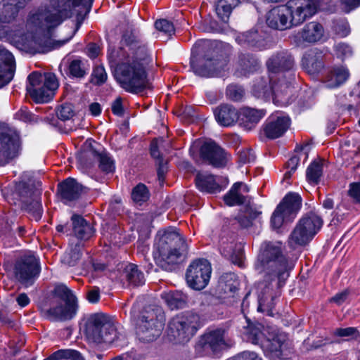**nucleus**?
I'll return each instance as SVG.
<instances>
[{"instance_id": "1", "label": "nucleus", "mask_w": 360, "mask_h": 360, "mask_svg": "<svg viewBox=\"0 0 360 360\" xmlns=\"http://www.w3.org/2000/svg\"><path fill=\"white\" fill-rule=\"evenodd\" d=\"M93 0H57L51 10L38 13L31 18L30 21L41 30H49L59 25L65 19L77 13L76 30L82 23L85 15L89 13Z\"/></svg>"}, {"instance_id": "2", "label": "nucleus", "mask_w": 360, "mask_h": 360, "mask_svg": "<svg viewBox=\"0 0 360 360\" xmlns=\"http://www.w3.org/2000/svg\"><path fill=\"white\" fill-rule=\"evenodd\" d=\"M314 0H290L285 5L274 7L269 11L266 23L269 27L284 30L302 23L317 11Z\"/></svg>"}, {"instance_id": "3", "label": "nucleus", "mask_w": 360, "mask_h": 360, "mask_svg": "<svg viewBox=\"0 0 360 360\" xmlns=\"http://www.w3.org/2000/svg\"><path fill=\"white\" fill-rule=\"evenodd\" d=\"M257 269L264 274V281L270 283L276 278L278 287H281L289 276V271L292 268L283 254L280 244L266 243L257 257Z\"/></svg>"}, {"instance_id": "4", "label": "nucleus", "mask_w": 360, "mask_h": 360, "mask_svg": "<svg viewBox=\"0 0 360 360\" xmlns=\"http://www.w3.org/2000/svg\"><path fill=\"white\" fill-rule=\"evenodd\" d=\"M158 255L156 264L167 271L175 269L188 253V245L184 238L173 228L163 231L157 243Z\"/></svg>"}, {"instance_id": "5", "label": "nucleus", "mask_w": 360, "mask_h": 360, "mask_svg": "<svg viewBox=\"0 0 360 360\" xmlns=\"http://www.w3.org/2000/svg\"><path fill=\"white\" fill-rule=\"evenodd\" d=\"M78 308L77 297L63 284L58 285L52 295L39 306L41 315L51 321H65L72 319Z\"/></svg>"}, {"instance_id": "6", "label": "nucleus", "mask_w": 360, "mask_h": 360, "mask_svg": "<svg viewBox=\"0 0 360 360\" xmlns=\"http://www.w3.org/2000/svg\"><path fill=\"white\" fill-rule=\"evenodd\" d=\"M116 65L115 77L122 88L127 91L139 94L152 86L147 78L146 67L131 63V60L114 63Z\"/></svg>"}, {"instance_id": "7", "label": "nucleus", "mask_w": 360, "mask_h": 360, "mask_svg": "<svg viewBox=\"0 0 360 360\" xmlns=\"http://www.w3.org/2000/svg\"><path fill=\"white\" fill-rule=\"evenodd\" d=\"M200 326L198 314L181 313L169 321L166 330L167 340L174 345H185L195 335Z\"/></svg>"}, {"instance_id": "8", "label": "nucleus", "mask_w": 360, "mask_h": 360, "mask_svg": "<svg viewBox=\"0 0 360 360\" xmlns=\"http://www.w3.org/2000/svg\"><path fill=\"white\" fill-rule=\"evenodd\" d=\"M165 323V312L160 307H145L136 322V333L139 340L146 342L154 341L161 335Z\"/></svg>"}, {"instance_id": "9", "label": "nucleus", "mask_w": 360, "mask_h": 360, "mask_svg": "<svg viewBox=\"0 0 360 360\" xmlns=\"http://www.w3.org/2000/svg\"><path fill=\"white\" fill-rule=\"evenodd\" d=\"M224 201L229 206L240 205L245 204L241 209L234 220L242 229L252 226L253 221L262 214L260 207H257L252 202V198L244 195L233 185L230 191L224 196Z\"/></svg>"}, {"instance_id": "10", "label": "nucleus", "mask_w": 360, "mask_h": 360, "mask_svg": "<svg viewBox=\"0 0 360 360\" xmlns=\"http://www.w3.org/2000/svg\"><path fill=\"white\" fill-rule=\"evenodd\" d=\"M15 192L21 201V207L30 217L38 221L42 214L40 196L41 194V182L34 179L20 181L15 186Z\"/></svg>"}, {"instance_id": "11", "label": "nucleus", "mask_w": 360, "mask_h": 360, "mask_svg": "<svg viewBox=\"0 0 360 360\" xmlns=\"http://www.w3.org/2000/svg\"><path fill=\"white\" fill-rule=\"evenodd\" d=\"M29 84L27 91L37 103H46L50 101L58 88L56 75L51 72L44 75L33 72L28 76Z\"/></svg>"}, {"instance_id": "12", "label": "nucleus", "mask_w": 360, "mask_h": 360, "mask_svg": "<svg viewBox=\"0 0 360 360\" xmlns=\"http://www.w3.org/2000/svg\"><path fill=\"white\" fill-rule=\"evenodd\" d=\"M323 224L322 219L314 212L302 217L288 238V245L295 249L307 245L317 233Z\"/></svg>"}, {"instance_id": "13", "label": "nucleus", "mask_w": 360, "mask_h": 360, "mask_svg": "<svg viewBox=\"0 0 360 360\" xmlns=\"http://www.w3.org/2000/svg\"><path fill=\"white\" fill-rule=\"evenodd\" d=\"M20 149V138L16 131L6 124H0V165L16 158Z\"/></svg>"}, {"instance_id": "14", "label": "nucleus", "mask_w": 360, "mask_h": 360, "mask_svg": "<svg viewBox=\"0 0 360 360\" xmlns=\"http://www.w3.org/2000/svg\"><path fill=\"white\" fill-rule=\"evenodd\" d=\"M212 268L207 259L194 260L188 267L186 280L190 288L196 290L204 289L210 278Z\"/></svg>"}, {"instance_id": "15", "label": "nucleus", "mask_w": 360, "mask_h": 360, "mask_svg": "<svg viewBox=\"0 0 360 360\" xmlns=\"http://www.w3.org/2000/svg\"><path fill=\"white\" fill-rule=\"evenodd\" d=\"M289 88L290 83L277 82L274 75H270L268 77H262L255 81L252 86V94L258 98L266 99L274 96L279 97L287 94Z\"/></svg>"}, {"instance_id": "16", "label": "nucleus", "mask_w": 360, "mask_h": 360, "mask_svg": "<svg viewBox=\"0 0 360 360\" xmlns=\"http://www.w3.org/2000/svg\"><path fill=\"white\" fill-rule=\"evenodd\" d=\"M200 150V157L214 167H223L227 162L226 153L224 150L214 141H206L200 146V142H195L190 149V153L193 155L195 150Z\"/></svg>"}, {"instance_id": "17", "label": "nucleus", "mask_w": 360, "mask_h": 360, "mask_svg": "<svg viewBox=\"0 0 360 360\" xmlns=\"http://www.w3.org/2000/svg\"><path fill=\"white\" fill-rule=\"evenodd\" d=\"M40 267L35 257L29 255L18 259L14 266V276L22 285L28 287L39 276Z\"/></svg>"}, {"instance_id": "18", "label": "nucleus", "mask_w": 360, "mask_h": 360, "mask_svg": "<svg viewBox=\"0 0 360 360\" xmlns=\"http://www.w3.org/2000/svg\"><path fill=\"white\" fill-rule=\"evenodd\" d=\"M108 58L110 63H117L122 60H131V63L142 65L146 68L149 63V54L145 44L140 42L136 46L127 51L123 47L115 50L114 48L108 50Z\"/></svg>"}, {"instance_id": "19", "label": "nucleus", "mask_w": 360, "mask_h": 360, "mask_svg": "<svg viewBox=\"0 0 360 360\" xmlns=\"http://www.w3.org/2000/svg\"><path fill=\"white\" fill-rule=\"evenodd\" d=\"M266 66L270 75H274L292 70L295 67V61L289 51H281L269 58Z\"/></svg>"}, {"instance_id": "20", "label": "nucleus", "mask_w": 360, "mask_h": 360, "mask_svg": "<svg viewBox=\"0 0 360 360\" xmlns=\"http://www.w3.org/2000/svg\"><path fill=\"white\" fill-rule=\"evenodd\" d=\"M286 336L283 334L269 335L262 341L261 347L270 358L281 359L286 349Z\"/></svg>"}, {"instance_id": "21", "label": "nucleus", "mask_w": 360, "mask_h": 360, "mask_svg": "<svg viewBox=\"0 0 360 360\" xmlns=\"http://www.w3.org/2000/svg\"><path fill=\"white\" fill-rule=\"evenodd\" d=\"M191 63L194 72L202 77L217 76L225 65L224 60L208 56L202 58L197 63L191 60Z\"/></svg>"}, {"instance_id": "22", "label": "nucleus", "mask_w": 360, "mask_h": 360, "mask_svg": "<svg viewBox=\"0 0 360 360\" xmlns=\"http://www.w3.org/2000/svg\"><path fill=\"white\" fill-rule=\"evenodd\" d=\"M85 187L73 178H68L58 185V194L65 202L77 200L84 193Z\"/></svg>"}, {"instance_id": "23", "label": "nucleus", "mask_w": 360, "mask_h": 360, "mask_svg": "<svg viewBox=\"0 0 360 360\" xmlns=\"http://www.w3.org/2000/svg\"><path fill=\"white\" fill-rule=\"evenodd\" d=\"M224 333L225 330L223 329L208 331L200 337L198 344L205 350L210 349L217 352L226 345Z\"/></svg>"}, {"instance_id": "24", "label": "nucleus", "mask_w": 360, "mask_h": 360, "mask_svg": "<svg viewBox=\"0 0 360 360\" xmlns=\"http://www.w3.org/2000/svg\"><path fill=\"white\" fill-rule=\"evenodd\" d=\"M103 314H94L89 316L84 323V334L88 342L99 345L103 337L100 334V326L103 323Z\"/></svg>"}, {"instance_id": "25", "label": "nucleus", "mask_w": 360, "mask_h": 360, "mask_svg": "<svg viewBox=\"0 0 360 360\" xmlns=\"http://www.w3.org/2000/svg\"><path fill=\"white\" fill-rule=\"evenodd\" d=\"M214 117L218 124L222 127L234 125L239 119L237 108L230 104H221L214 110Z\"/></svg>"}, {"instance_id": "26", "label": "nucleus", "mask_w": 360, "mask_h": 360, "mask_svg": "<svg viewBox=\"0 0 360 360\" xmlns=\"http://www.w3.org/2000/svg\"><path fill=\"white\" fill-rule=\"evenodd\" d=\"M290 124V120L288 117H271L265 124L264 131L267 138L275 139L282 136Z\"/></svg>"}, {"instance_id": "27", "label": "nucleus", "mask_w": 360, "mask_h": 360, "mask_svg": "<svg viewBox=\"0 0 360 360\" xmlns=\"http://www.w3.org/2000/svg\"><path fill=\"white\" fill-rule=\"evenodd\" d=\"M165 142L162 138L154 139L151 142L150 148V155L156 160L158 179L162 182L164 181L165 174L167 172V162L163 159L160 153V149L163 148L165 146Z\"/></svg>"}, {"instance_id": "28", "label": "nucleus", "mask_w": 360, "mask_h": 360, "mask_svg": "<svg viewBox=\"0 0 360 360\" xmlns=\"http://www.w3.org/2000/svg\"><path fill=\"white\" fill-rule=\"evenodd\" d=\"M301 197L296 193H289L285 196L278 206H281V212L287 217L288 221L292 220L300 210Z\"/></svg>"}, {"instance_id": "29", "label": "nucleus", "mask_w": 360, "mask_h": 360, "mask_svg": "<svg viewBox=\"0 0 360 360\" xmlns=\"http://www.w3.org/2000/svg\"><path fill=\"white\" fill-rule=\"evenodd\" d=\"M302 65L309 75H316L323 68V55L322 52L311 50L302 58Z\"/></svg>"}, {"instance_id": "30", "label": "nucleus", "mask_w": 360, "mask_h": 360, "mask_svg": "<svg viewBox=\"0 0 360 360\" xmlns=\"http://www.w3.org/2000/svg\"><path fill=\"white\" fill-rule=\"evenodd\" d=\"M236 40L238 44L250 49L260 50L265 46L263 36L255 30L239 34Z\"/></svg>"}, {"instance_id": "31", "label": "nucleus", "mask_w": 360, "mask_h": 360, "mask_svg": "<svg viewBox=\"0 0 360 360\" xmlns=\"http://www.w3.org/2000/svg\"><path fill=\"white\" fill-rule=\"evenodd\" d=\"M82 158H93L98 162L99 168L106 172L109 173L114 170V162L108 156V154L104 151H100L92 146L89 149L82 153Z\"/></svg>"}, {"instance_id": "32", "label": "nucleus", "mask_w": 360, "mask_h": 360, "mask_svg": "<svg viewBox=\"0 0 360 360\" xmlns=\"http://www.w3.org/2000/svg\"><path fill=\"white\" fill-rule=\"evenodd\" d=\"M259 68V61L250 53H240L236 62V70L240 75H246L256 71Z\"/></svg>"}, {"instance_id": "33", "label": "nucleus", "mask_w": 360, "mask_h": 360, "mask_svg": "<svg viewBox=\"0 0 360 360\" xmlns=\"http://www.w3.org/2000/svg\"><path fill=\"white\" fill-rule=\"evenodd\" d=\"M71 220L74 234L77 238L88 240L94 235V230L91 224L80 215L73 214Z\"/></svg>"}, {"instance_id": "34", "label": "nucleus", "mask_w": 360, "mask_h": 360, "mask_svg": "<svg viewBox=\"0 0 360 360\" xmlns=\"http://www.w3.org/2000/svg\"><path fill=\"white\" fill-rule=\"evenodd\" d=\"M349 77V72L345 67H336L326 75L325 84L328 88H336L345 83Z\"/></svg>"}, {"instance_id": "35", "label": "nucleus", "mask_w": 360, "mask_h": 360, "mask_svg": "<svg viewBox=\"0 0 360 360\" xmlns=\"http://www.w3.org/2000/svg\"><path fill=\"white\" fill-rule=\"evenodd\" d=\"M323 27L317 22L307 23L300 32V37L308 43H315L323 36Z\"/></svg>"}, {"instance_id": "36", "label": "nucleus", "mask_w": 360, "mask_h": 360, "mask_svg": "<svg viewBox=\"0 0 360 360\" xmlns=\"http://www.w3.org/2000/svg\"><path fill=\"white\" fill-rule=\"evenodd\" d=\"M195 181L197 187L202 191L214 193L221 191L220 185L212 174L198 173Z\"/></svg>"}, {"instance_id": "37", "label": "nucleus", "mask_w": 360, "mask_h": 360, "mask_svg": "<svg viewBox=\"0 0 360 360\" xmlns=\"http://www.w3.org/2000/svg\"><path fill=\"white\" fill-rule=\"evenodd\" d=\"M266 329L261 323L248 322L247 327L245 328L243 335L247 341L261 346L262 341L264 338H266L264 333Z\"/></svg>"}, {"instance_id": "38", "label": "nucleus", "mask_w": 360, "mask_h": 360, "mask_svg": "<svg viewBox=\"0 0 360 360\" xmlns=\"http://www.w3.org/2000/svg\"><path fill=\"white\" fill-rule=\"evenodd\" d=\"M124 277L129 285L140 286L145 283L146 279L143 273L134 264H129L124 269Z\"/></svg>"}, {"instance_id": "39", "label": "nucleus", "mask_w": 360, "mask_h": 360, "mask_svg": "<svg viewBox=\"0 0 360 360\" xmlns=\"http://www.w3.org/2000/svg\"><path fill=\"white\" fill-rule=\"evenodd\" d=\"M239 2V0L217 1L215 5V11L222 22H228L233 9L238 5Z\"/></svg>"}, {"instance_id": "40", "label": "nucleus", "mask_w": 360, "mask_h": 360, "mask_svg": "<svg viewBox=\"0 0 360 360\" xmlns=\"http://www.w3.org/2000/svg\"><path fill=\"white\" fill-rule=\"evenodd\" d=\"M100 334L103 337L101 343H112L117 338V333L114 324L103 314V323L100 326Z\"/></svg>"}, {"instance_id": "41", "label": "nucleus", "mask_w": 360, "mask_h": 360, "mask_svg": "<svg viewBox=\"0 0 360 360\" xmlns=\"http://www.w3.org/2000/svg\"><path fill=\"white\" fill-rule=\"evenodd\" d=\"M265 112L264 110H256L247 108L243 111V124L248 129H252L257 123L264 117Z\"/></svg>"}, {"instance_id": "42", "label": "nucleus", "mask_w": 360, "mask_h": 360, "mask_svg": "<svg viewBox=\"0 0 360 360\" xmlns=\"http://www.w3.org/2000/svg\"><path fill=\"white\" fill-rule=\"evenodd\" d=\"M163 297L172 309L183 308L187 302V296L180 291L169 292Z\"/></svg>"}, {"instance_id": "43", "label": "nucleus", "mask_w": 360, "mask_h": 360, "mask_svg": "<svg viewBox=\"0 0 360 360\" xmlns=\"http://www.w3.org/2000/svg\"><path fill=\"white\" fill-rule=\"evenodd\" d=\"M89 71L86 63L79 59L71 60L68 65V73L70 77L77 79L84 78Z\"/></svg>"}, {"instance_id": "44", "label": "nucleus", "mask_w": 360, "mask_h": 360, "mask_svg": "<svg viewBox=\"0 0 360 360\" xmlns=\"http://www.w3.org/2000/svg\"><path fill=\"white\" fill-rule=\"evenodd\" d=\"M0 68L6 72H12L13 75H14L15 69L13 56L2 46H0Z\"/></svg>"}, {"instance_id": "45", "label": "nucleus", "mask_w": 360, "mask_h": 360, "mask_svg": "<svg viewBox=\"0 0 360 360\" xmlns=\"http://www.w3.org/2000/svg\"><path fill=\"white\" fill-rule=\"evenodd\" d=\"M62 359L84 360L81 354L78 351L74 349H59L44 360H59Z\"/></svg>"}, {"instance_id": "46", "label": "nucleus", "mask_w": 360, "mask_h": 360, "mask_svg": "<svg viewBox=\"0 0 360 360\" xmlns=\"http://www.w3.org/2000/svg\"><path fill=\"white\" fill-rule=\"evenodd\" d=\"M322 163L319 161H314L307 169V180L313 184H317L322 175Z\"/></svg>"}, {"instance_id": "47", "label": "nucleus", "mask_w": 360, "mask_h": 360, "mask_svg": "<svg viewBox=\"0 0 360 360\" xmlns=\"http://www.w3.org/2000/svg\"><path fill=\"white\" fill-rule=\"evenodd\" d=\"M150 193L143 184H139L132 190L131 198L134 202L141 205L149 199Z\"/></svg>"}, {"instance_id": "48", "label": "nucleus", "mask_w": 360, "mask_h": 360, "mask_svg": "<svg viewBox=\"0 0 360 360\" xmlns=\"http://www.w3.org/2000/svg\"><path fill=\"white\" fill-rule=\"evenodd\" d=\"M220 284L225 293L234 292L238 289V282L234 274H229L221 278Z\"/></svg>"}, {"instance_id": "49", "label": "nucleus", "mask_w": 360, "mask_h": 360, "mask_svg": "<svg viewBox=\"0 0 360 360\" xmlns=\"http://www.w3.org/2000/svg\"><path fill=\"white\" fill-rule=\"evenodd\" d=\"M82 253L79 246L75 245L69 252L64 254L62 261L70 266H74L80 259Z\"/></svg>"}, {"instance_id": "50", "label": "nucleus", "mask_w": 360, "mask_h": 360, "mask_svg": "<svg viewBox=\"0 0 360 360\" xmlns=\"http://www.w3.org/2000/svg\"><path fill=\"white\" fill-rule=\"evenodd\" d=\"M56 115L58 118L62 121L70 120L75 115L72 105L70 103L62 104L58 108Z\"/></svg>"}, {"instance_id": "51", "label": "nucleus", "mask_w": 360, "mask_h": 360, "mask_svg": "<svg viewBox=\"0 0 360 360\" xmlns=\"http://www.w3.org/2000/svg\"><path fill=\"white\" fill-rule=\"evenodd\" d=\"M244 95L245 90L241 86L231 84L226 89V96L231 101H240Z\"/></svg>"}, {"instance_id": "52", "label": "nucleus", "mask_w": 360, "mask_h": 360, "mask_svg": "<svg viewBox=\"0 0 360 360\" xmlns=\"http://www.w3.org/2000/svg\"><path fill=\"white\" fill-rule=\"evenodd\" d=\"M155 27L158 31L165 34L169 37L174 34L175 32V29L172 22L166 19L157 20L155 22Z\"/></svg>"}, {"instance_id": "53", "label": "nucleus", "mask_w": 360, "mask_h": 360, "mask_svg": "<svg viewBox=\"0 0 360 360\" xmlns=\"http://www.w3.org/2000/svg\"><path fill=\"white\" fill-rule=\"evenodd\" d=\"M107 80V74L104 68L101 65H97L94 68L92 75L91 82L96 84L101 85Z\"/></svg>"}, {"instance_id": "54", "label": "nucleus", "mask_w": 360, "mask_h": 360, "mask_svg": "<svg viewBox=\"0 0 360 360\" xmlns=\"http://www.w3.org/2000/svg\"><path fill=\"white\" fill-rule=\"evenodd\" d=\"M141 41L131 31H125L122 37L121 44L125 45L128 50L139 44Z\"/></svg>"}, {"instance_id": "55", "label": "nucleus", "mask_w": 360, "mask_h": 360, "mask_svg": "<svg viewBox=\"0 0 360 360\" xmlns=\"http://www.w3.org/2000/svg\"><path fill=\"white\" fill-rule=\"evenodd\" d=\"M284 221H288L287 220V217H285L281 212V206H277L271 216V226L274 229H279Z\"/></svg>"}, {"instance_id": "56", "label": "nucleus", "mask_w": 360, "mask_h": 360, "mask_svg": "<svg viewBox=\"0 0 360 360\" xmlns=\"http://www.w3.org/2000/svg\"><path fill=\"white\" fill-rule=\"evenodd\" d=\"M335 52L337 56L342 60H345L352 55V48L348 44L344 43L338 44L335 46Z\"/></svg>"}, {"instance_id": "57", "label": "nucleus", "mask_w": 360, "mask_h": 360, "mask_svg": "<svg viewBox=\"0 0 360 360\" xmlns=\"http://www.w3.org/2000/svg\"><path fill=\"white\" fill-rule=\"evenodd\" d=\"M238 159L243 164L250 163L255 159V155L251 149L242 150L238 153Z\"/></svg>"}, {"instance_id": "58", "label": "nucleus", "mask_w": 360, "mask_h": 360, "mask_svg": "<svg viewBox=\"0 0 360 360\" xmlns=\"http://www.w3.org/2000/svg\"><path fill=\"white\" fill-rule=\"evenodd\" d=\"M348 194L356 203L360 204V182L350 184Z\"/></svg>"}, {"instance_id": "59", "label": "nucleus", "mask_w": 360, "mask_h": 360, "mask_svg": "<svg viewBox=\"0 0 360 360\" xmlns=\"http://www.w3.org/2000/svg\"><path fill=\"white\" fill-rule=\"evenodd\" d=\"M335 334L340 337H355L359 335V332L356 328L348 327L345 328H337Z\"/></svg>"}, {"instance_id": "60", "label": "nucleus", "mask_w": 360, "mask_h": 360, "mask_svg": "<svg viewBox=\"0 0 360 360\" xmlns=\"http://www.w3.org/2000/svg\"><path fill=\"white\" fill-rule=\"evenodd\" d=\"M86 300L92 304L97 303L100 300V289L94 286L91 288L86 294Z\"/></svg>"}, {"instance_id": "61", "label": "nucleus", "mask_w": 360, "mask_h": 360, "mask_svg": "<svg viewBox=\"0 0 360 360\" xmlns=\"http://www.w3.org/2000/svg\"><path fill=\"white\" fill-rule=\"evenodd\" d=\"M334 30L340 37H346L350 32L349 25L347 22H338L334 25Z\"/></svg>"}, {"instance_id": "62", "label": "nucleus", "mask_w": 360, "mask_h": 360, "mask_svg": "<svg viewBox=\"0 0 360 360\" xmlns=\"http://www.w3.org/2000/svg\"><path fill=\"white\" fill-rule=\"evenodd\" d=\"M15 117L25 122H34L33 115L27 108H21L16 114Z\"/></svg>"}, {"instance_id": "63", "label": "nucleus", "mask_w": 360, "mask_h": 360, "mask_svg": "<svg viewBox=\"0 0 360 360\" xmlns=\"http://www.w3.org/2000/svg\"><path fill=\"white\" fill-rule=\"evenodd\" d=\"M300 162V158L294 155L286 163L287 167L290 169L285 174V178H290L292 173L294 172Z\"/></svg>"}, {"instance_id": "64", "label": "nucleus", "mask_w": 360, "mask_h": 360, "mask_svg": "<svg viewBox=\"0 0 360 360\" xmlns=\"http://www.w3.org/2000/svg\"><path fill=\"white\" fill-rule=\"evenodd\" d=\"M341 5L344 11L349 13L360 5V0H341Z\"/></svg>"}]
</instances>
